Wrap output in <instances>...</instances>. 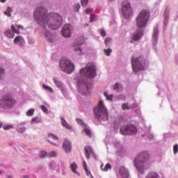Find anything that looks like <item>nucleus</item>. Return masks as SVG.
I'll list each match as a JSON object with an SVG mask.
<instances>
[{
    "label": "nucleus",
    "instance_id": "1",
    "mask_svg": "<svg viewBox=\"0 0 178 178\" xmlns=\"http://www.w3.org/2000/svg\"><path fill=\"white\" fill-rule=\"evenodd\" d=\"M33 17L35 23L42 27V34L49 42L55 41V35L51 34L48 29L58 30L62 24V16L58 13H48V10L44 7H38L34 12ZM48 27V29H47Z\"/></svg>",
    "mask_w": 178,
    "mask_h": 178
},
{
    "label": "nucleus",
    "instance_id": "2",
    "mask_svg": "<svg viewBox=\"0 0 178 178\" xmlns=\"http://www.w3.org/2000/svg\"><path fill=\"white\" fill-rule=\"evenodd\" d=\"M150 159L149 153L146 151L139 153L135 158L134 165L140 173H144L145 170L148 169V161Z\"/></svg>",
    "mask_w": 178,
    "mask_h": 178
},
{
    "label": "nucleus",
    "instance_id": "3",
    "mask_svg": "<svg viewBox=\"0 0 178 178\" xmlns=\"http://www.w3.org/2000/svg\"><path fill=\"white\" fill-rule=\"evenodd\" d=\"M93 113L95 119L99 122H106L109 119L108 110H106V107H105L102 101H99V105L94 108Z\"/></svg>",
    "mask_w": 178,
    "mask_h": 178
},
{
    "label": "nucleus",
    "instance_id": "4",
    "mask_svg": "<svg viewBox=\"0 0 178 178\" xmlns=\"http://www.w3.org/2000/svg\"><path fill=\"white\" fill-rule=\"evenodd\" d=\"M17 104V100L13 98L11 92H8L0 99V108L2 109H12Z\"/></svg>",
    "mask_w": 178,
    "mask_h": 178
},
{
    "label": "nucleus",
    "instance_id": "5",
    "mask_svg": "<svg viewBox=\"0 0 178 178\" xmlns=\"http://www.w3.org/2000/svg\"><path fill=\"white\" fill-rule=\"evenodd\" d=\"M131 63L134 72L145 70V69H147V66H148V62L145 60L143 56H139L138 58L132 56Z\"/></svg>",
    "mask_w": 178,
    "mask_h": 178
},
{
    "label": "nucleus",
    "instance_id": "6",
    "mask_svg": "<svg viewBox=\"0 0 178 178\" xmlns=\"http://www.w3.org/2000/svg\"><path fill=\"white\" fill-rule=\"evenodd\" d=\"M149 11L147 10H143L138 14L136 19V26L138 29H144L149 20Z\"/></svg>",
    "mask_w": 178,
    "mask_h": 178
},
{
    "label": "nucleus",
    "instance_id": "7",
    "mask_svg": "<svg viewBox=\"0 0 178 178\" xmlns=\"http://www.w3.org/2000/svg\"><path fill=\"white\" fill-rule=\"evenodd\" d=\"M80 74H83L85 77H88L89 79H94L96 76L95 73V65L92 63H89L86 65L85 68H82L80 70Z\"/></svg>",
    "mask_w": 178,
    "mask_h": 178
},
{
    "label": "nucleus",
    "instance_id": "8",
    "mask_svg": "<svg viewBox=\"0 0 178 178\" xmlns=\"http://www.w3.org/2000/svg\"><path fill=\"white\" fill-rule=\"evenodd\" d=\"M60 68L65 73L70 74L74 70V64L71 60L62 58L60 60Z\"/></svg>",
    "mask_w": 178,
    "mask_h": 178
},
{
    "label": "nucleus",
    "instance_id": "9",
    "mask_svg": "<svg viewBox=\"0 0 178 178\" xmlns=\"http://www.w3.org/2000/svg\"><path fill=\"white\" fill-rule=\"evenodd\" d=\"M120 133L123 136H131L137 133V127L131 124L122 125L120 128Z\"/></svg>",
    "mask_w": 178,
    "mask_h": 178
},
{
    "label": "nucleus",
    "instance_id": "10",
    "mask_svg": "<svg viewBox=\"0 0 178 178\" xmlns=\"http://www.w3.org/2000/svg\"><path fill=\"white\" fill-rule=\"evenodd\" d=\"M122 10L124 19L131 17L133 15V8L130 6V3L129 1H124L122 3Z\"/></svg>",
    "mask_w": 178,
    "mask_h": 178
},
{
    "label": "nucleus",
    "instance_id": "11",
    "mask_svg": "<svg viewBox=\"0 0 178 178\" xmlns=\"http://www.w3.org/2000/svg\"><path fill=\"white\" fill-rule=\"evenodd\" d=\"M79 91L82 95H90L91 92V84L78 82Z\"/></svg>",
    "mask_w": 178,
    "mask_h": 178
},
{
    "label": "nucleus",
    "instance_id": "12",
    "mask_svg": "<svg viewBox=\"0 0 178 178\" xmlns=\"http://www.w3.org/2000/svg\"><path fill=\"white\" fill-rule=\"evenodd\" d=\"M72 31L73 26L70 24H65L61 31V33L63 37H65V38H69V37L72 36Z\"/></svg>",
    "mask_w": 178,
    "mask_h": 178
},
{
    "label": "nucleus",
    "instance_id": "13",
    "mask_svg": "<svg viewBox=\"0 0 178 178\" xmlns=\"http://www.w3.org/2000/svg\"><path fill=\"white\" fill-rule=\"evenodd\" d=\"M11 30L8 29L6 32H4V34L8 38H13L15 37V34H20V31L18 29H16L15 28V25H11Z\"/></svg>",
    "mask_w": 178,
    "mask_h": 178
},
{
    "label": "nucleus",
    "instance_id": "14",
    "mask_svg": "<svg viewBox=\"0 0 178 178\" xmlns=\"http://www.w3.org/2000/svg\"><path fill=\"white\" fill-rule=\"evenodd\" d=\"M90 154L94 156L95 159H97V156H95V153H94V150H92V148H91V147L90 146H86L85 147V156L86 159H90Z\"/></svg>",
    "mask_w": 178,
    "mask_h": 178
},
{
    "label": "nucleus",
    "instance_id": "15",
    "mask_svg": "<svg viewBox=\"0 0 178 178\" xmlns=\"http://www.w3.org/2000/svg\"><path fill=\"white\" fill-rule=\"evenodd\" d=\"M144 35V33L141 31V29H138L132 36V40L134 41H138Z\"/></svg>",
    "mask_w": 178,
    "mask_h": 178
},
{
    "label": "nucleus",
    "instance_id": "16",
    "mask_svg": "<svg viewBox=\"0 0 178 178\" xmlns=\"http://www.w3.org/2000/svg\"><path fill=\"white\" fill-rule=\"evenodd\" d=\"M63 148L65 149V152H70L72 151V143L68 140H65L63 145Z\"/></svg>",
    "mask_w": 178,
    "mask_h": 178
},
{
    "label": "nucleus",
    "instance_id": "17",
    "mask_svg": "<svg viewBox=\"0 0 178 178\" xmlns=\"http://www.w3.org/2000/svg\"><path fill=\"white\" fill-rule=\"evenodd\" d=\"M48 141L50 143V144L56 145L55 141H58V136L54 134H49Z\"/></svg>",
    "mask_w": 178,
    "mask_h": 178
},
{
    "label": "nucleus",
    "instance_id": "18",
    "mask_svg": "<svg viewBox=\"0 0 178 178\" xmlns=\"http://www.w3.org/2000/svg\"><path fill=\"white\" fill-rule=\"evenodd\" d=\"M120 175H121L123 178L129 177V172H127V170L124 167L120 168Z\"/></svg>",
    "mask_w": 178,
    "mask_h": 178
},
{
    "label": "nucleus",
    "instance_id": "19",
    "mask_svg": "<svg viewBox=\"0 0 178 178\" xmlns=\"http://www.w3.org/2000/svg\"><path fill=\"white\" fill-rule=\"evenodd\" d=\"M70 168L72 170V172L74 173V175H77V176H80V173H79L76 170H77V164H76V163H73L72 164H70Z\"/></svg>",
    "mask_w": 178,
    "mask_h": 178
},
{
    "label": "nucleus",
    "instance_id": "20",
    "mask_svg": "<svg viewBox=\"0 0 178 178\" xmlns=\"http://www.w3.org/2000/svg\"><path fill=\"white\" fill-rule=\"evenodd\" d=\"M61 124L63 127H65V129H67V130H72L73 129V127H72L70 124L66 122V120L64 118H61Z\"/></svg>",
    "mask_w": 178,
    "mask_h": 178
},
{
    "label": "nucleus",
    "instance_id": "21",
    "mask_svg": "<svg viewBox=\"0 0 178 178\" xmlns=\"http://www.w3.org/2000/svg\"><path fill=\"white\" fill-rule=\"evenodd\" d=\"M113 90H115V91L117 90L118 92H122V91H123V86H122V84H120L119 83H116L113 86Z\"/></svg>",
    "mask_w": 178,
    "mask_h": 178
},
{
    "label": "nucleus",
    "instance_id": "22",
    "mask_svg": "<svg viewBox=\"0 0 178 178\" xmlns=\"http://www.w3.org/2000/svg\"><path fill=\"white\" fill-rule=\"evenodd\" d=\"M145 178H159V175L156 172L152 171L147 173Z\"/></svg>",
    "mask_w": 178,
    "mask_h": 178
},
{
    "label": "nucleus",
    "instance_id": "23",
    "mask_svg": "<svg viewBox=\"0 0 178 178\" xmlns=\"http://www.w3.org/2000/svg\"><path fill=\"white\" fill-rule=\"evenodd\" d=\"M73 49L75 52H77L78 55H81V47H80V44L74 45Z\"/></svg>",
    "mask_w": 178,
    "mask_h": 178
},
{
    "label": "nucleus",
    "instance_id": "24",
    "mask_svg": "<svg viewBox=\"0 0 178 178\" xmlns=\"http://www.w3.org/2000/svg\"><path fill=\"white\" fill-rule=\"evenodd\" d=\"M101 169L103 170V172H108L109 169H112V165L110 163H107L105 167L104 168V165L102 164L101 165Z\"/></svg>",
    "mask_w": 178,
    "mask_h": 178
},
{
    "label": "nucleus",
    "instance_id": "25",
    "mask_svg": "<svg viewBox=\"0 0 178 178\" xmlns=\"http://www.w3.org/2000/svg\"><path fill=\"white\" fill-rule=\"evenodd\" d=\"M49 168L51 170H59V165H57L56 163H51L49 164Z\"/></svg>",
    "mask_w": 178,
    "mask_h": 178
},
{
    "label": "nucleus",
    "instance_id": "26",
    "mask_svg": "<svg viewBox=\"0 0 178 178\" xmlns=\"http://www.w3.org/2000/svg\"><path fill=\"white\" fill-rule=\"evenodd\" d=\"M158 30H159L158 26H156L154 28L153 37H154L155 41H158V34H159Z\"/></svg>",
    "mask_w": 178,
    "mask_h": 178
},
{
    "label": "nucleus",
    "instance_id": "27",
    "mask_svg": "<svg viewBox=\"0 0 178 178\" xmlns=\"http://www.w3.org/2000/svg\"><path fill=\"white\" fill-rule=\"evenodd\" d=\"M12 12H13V10H12V8L10 7H8L6 10L4 12V15H6V16H8V17H10Z\"/></svg>",
    "mask_w": 178,
    "mask_h": 178
},
{
    "label": "nucleus",
    "instance_id": "28",
    "mask_svg": "<svg viewBox=\"0 0 178 178\" xmlns=\"http://www.w3.org/2000/svg\"><path fill=\"white\" fill-rule=\"evenodd\" d=\"M104 42L106 47H111L112 45V38H106Z\"/></svg>",
    "mask_w": 178,
    "mask_h": 178
},
{
    "label": "nucleus",
    "instance_id": "29",
    "mask_svg": "<svg viewBox=\"0 0 178 178\" xmlns=\"http://www.w3.org/2000/svg\"><path fill=\"white\" fill-rule=\"evenodd\" d=\"M122 111H126V109L127 111H129V109H130V105H129V103H124L122 104Z\"/></svg>",
    "mask_w": 178,
    "mask_h": 178
},
{
    "label": "nucleus",
    "instance_id": "30",
    "mask_svg": "<svg viewBox=\"0 0 178 178\" xmlns=\"http://www.w3.org/2000/svg\"><path fill=\"white\" fill-rule=\"evenodd\" d=\"M22 40H23V38H22V36H20V35H18L15 38L14 43L19 44V42H20V41H22Z\"/></svg>",
    "mask_w": 178,
    "mask_h": 178
},
{
    "label": "nucleus",
    "instance_id": "31",
    "mask_svg": "<svg viewBox=\"0 0 178 178\" xmlns=\"http://www.w3.org/2000/svg\"><path fill=\"white\" fill-rule=\"evenodd\" d=\"M43 88H44L46 91H49V92H54V90L52 89V88L49 87V86L43 85Z\"/></svg>",
    "mask_w": 178,
    "mask_h": 178
},
{
    "label": "nucleus",
    "instance_id": "32",
    "mask_svg": "<svg viewBox=\"0 0 178 178\" xmlns=\"http://www.w3.org/2000/svg\"><path fill=\"white\" fill-rule=\"evenodd\" d=\"M104 97H106V98L108 99V101H112V99H113V95H109V94H108V92H104Z\"/></svg>",
    "mask_w": 178,
    "mask_h": 178
},
{
    "label": "nucleus",
    "instance_id": "33",
    "mask_svg": "<svg viewBox=\"0 0 178 178\" xmlns=\"http://www.w3.org/2000/svg\"><path fill=\"white\" fill-rule=\"evenodd\" d=\"M56 87H58V88H62V82L61 81H59L56 79H54V80Z\"/></svg>",
    "mask_w": 178,
    "mask_h": 178
},
{
    "label": "nucleus",
    "instance_id": "34",
    "mask_svg": "<svg viewBox=\"0 0 178 178\" xmlns=\"http://www.w3.org/2000/svg\"><path fill=\"white\" fill-rule=\"evenodd\" d=\"M31 123V124H35V123H40V120H38V117H35V118H32Z\"/></svg>",
    "mask_w": 178,
    "mask_h": 178
},
{
    "label": "nucleus",
    "instance_id": "35",
    "mask_svg": "<svg viewBox=\"0 0 178 178\" xmlns=\"http://www.w3.org/2000/svg\"><path fill=\"white\" fill-rule=\"evenodd\" d=\"M89 0H81V3L83 8H87V5H88Z\"/></svg>",
    "mask_w": 178,
    "mask_h": 178
},
{
    "label": "nucleus",
    "instance_id": "36",
    "mask_svg": "<svg viewBox=\"0 0 178 178\" xmlns=\"http://www.w3.org/2000/svg\"><path fill=\"white\" fill-rule=\"evenodd\" d=\"M3 76H5V70L0 68V80L3 79Z\"/></svg>",
    "mask_w": 178,
    "mask_h": 178
},
{
    "label": "nucleus",
    "instance_id": "37",
    "mask_svg": "<svg viewBox=\"0 0 178 178\" xmlns=\"http://www.w3.org/2000/svg\"><path fill=\"white\" fill-rule=\"evenodd\" d=\"M26 129L24 127H17V131H18V133H24V131H26Z\"/></svg>",
    "mask_w": 178,
    "mask_h": 178
},
{
    "label": "nucleus",
    "instance_id": "38",
    "mask_svg": "<svg viewBox=\"0 0 178 178\" xmlns=\"http://www.w3.org/2000/svg\"><path fill=\"white\" fill-rule=\"evenodd\" d=\"M34 115V109L31 108L26 112V116H33Z\"/></svg>",
    "mask_w": 178,
    "mask_h": 178
},
{
    "label": "nucleus",
    "instance_id": "39",
    "mask_svg": "<svg viewBox=\"0 0 178 178\" xmlns=\"http://www.w3.org/2000/svg\"><path fill=\"white\" fill-rule=\"evenodd\" d=\"M104 53L106 54V56H111V52H112L111 49H104Z\"/></svg>",
    "mask_w": 178,
    "mask_h": 178
},
{
    "label": "nucleus",
    "instance_id": "40",
    "mask_svg": "<svg viewBox=\"0 0 178 178\" xmlns=\"http://www.w3.org/2000/svg\"><path fill=\"white\" fill-rule=\"evenodd\" d=\"M84 131H85V133H86V134L87 135L88 137H91L92 134H91V131H90V129L86 128L84 129Z\"/></svg>",
    "mask_w": 178,
    "mask_h": 178
},
{
    "label": "nucleus",
    "instance_id": "41",
    "mask_svg": "<svg viewBox=\"0 0 178 178\" xmlns=\"http://www.w3.org/2000/svg\"><path fill=\"white\" fill-rule=\"evenodd\" d=\"M90 22H95V20H97V15L94 14L90 15Z\"/></svg>",
    "mask_w": 178,
    "mask_h": 178
},
{
    "label": "nucleus",
    "instance_id": "42",
    "mask_svg": "<svg viewBox=\"0 0 178 178\" xmlns=\"http://www.w3.org/2000/svg\"><path fill=\"white\" fill-rule=\"evenodd\" d=\"M99 32L102 37H105L106 35V31H105L104 29L99 30Z\"/></svg>",
    "mask_w": 178,
    "mask_h": 178
},
{
    "label": "nucleus",
    "instance_id": "43",
    "mask_svg": "<svg viewBox=\"0 0 178 178\" xmlns=\"http://www.w3.org/2000/svg\"><path fill=\"white\" fill-rule=\"evenodd\" d=\"M75 12H79V9H80L81 6L80 3H76L74 6Z\"/></svg>",
    "mask_w": 178,
    "mask_h": 178
},
{
    "label": "nucleus",
    "instance_id": "44",
    "mask_svg": "<svg viewBox=\"0 0 178 178\" xmlns=\"http://www.w3.org/2000/svg\"><path fill=\"white\" fill-rule=\"evenodd\" d=\"M129 106H130V109H136V108L138 106V104L137 103H134L131 104Z\"/></svg>",
    "mask_w": 178,
    "mask_h": 178
},
{
    "label": "nucleus",
    "instance_id": "45",
    "mask_svg": "<svg viewBox=\"0 0 178 178\" xmlns=\"http://www.w3.org/2000/svg\"><path fill=\"white\" fill-rule=\"evenodd\" d=\"M40 158H45V156H47V152L45 151H42L40 153Z\"/></svg>",
    "mask_w": 178,
    "mask_h": 178
},
{
    "label": "nucleus",
    "instance_id": "46",
    "mask_svg": "<svg viewBox=\"0 0 178 178\" xmlns=\"http://www.w3.org/2000/svg\"><path fill=\"white\" fill-rule=\"evenodd\" d=\"M3 127L4 130H10V129H13V126L12 125H6L3 126Z\"/></svg>",
    "mask_w": 178,
    "mask_h": 178
},
{
    "label": "nucleus",
    "instance_id": "47",
    "mask_svg": "<svg viewBox=\"0 0 178 178\" xmlns=\"http://www.w3.org/2000/svg\"><path fill=\"white\" fill-rule=\"evenodd\" d=\"M92 10H94L93 8H87L86 10V15H90V13H92Z\"/></svg>",
    "mask_w": 178,
    "mask_h": 178
},
{
    "label": "nucleus",
    "instance_id": "48",
    "mask_svg": "<svg viewBox=\"0 0 178 178\" xmlns=\"http://www.w3.org/2000/svg\"><path fill=\"white\" fill-rule=\"evenodd\" d=\"M173 152L174 154H177L178 152V145L176 144L174 147H173Z\"/></svg>",
    "mask_w": 178,
    "mask_h": 178
},
{
    "label": "nucleus",
    "instance_id": "49",
    "mask_svg": "<svg viewBox=\"0 0 178 178\" xmlns=\"http://www.w3.org/2000/svg\"><path fill=\"white\" fill-rule=\"evenodd\" d=\"M41 109L42 111H43V112H45V113L48 112V108H47V107L44 105L41 106Z\"/></svg>",
    "mask_w": 178,
    "mask_h": 178
},
{
    "label": "nucleus",
    "instance_id": "50",
    "mask_svg": "<svg viewBox=\"0 0 178 178\" xmlns=\"http://www.w3.org/2000/svg\"><path fill=\"white\" fill-rule=\"evenodd\" d=\"M49 156L51 158H54V156H56V152H51L49 154Z\"/></svg>",
    "mask_w": 178,
    "mask_h": 178
},
{
    "label": "nucleus",
    "instance_id": "51",
    "mask_svg": "<svg viewBox=\"0 0 178 178\" xmlns=\"http://www.w3.org/2000/svg\"><path fill=\"white\" fill-rule=\"evenodd\" d=\"M87 176H91L92 178H94V177H92V175H91V172L90 170H88V168H87L86 170H85Z\"/></svg>",
    "mask_w": 178,
    "mask_h": 178
},
{
    "label": "nucleus",
    "instance_id": "52",
    "mask_svg": "<svg viewBox=\"0 0 178 178\" xmlns=\"http://www.w3.org/2000/svg\"><path fill=\"white\" fill-rule=\"evenodd\" d=\"M118 99H122L123 101H124V99H126V97L124 95H120L118 96Z\"/></svg>",
    "mask_w": 178,
    "mask_h": 178
},
{
    "label": "nucleus",
    "instance_id": "53",
    "mask_svg": "<svg viewBox=\"0 0 178 178\" xmlns=\"http://www.w3.org/2000/svg\"><path fill=\"white\" fill-rule=\"evenodd\" d=\"M83 169L84 170H87V163H86V161H83Z\"/></svg>",
    "mask_w": 178,
    "mask_h": 178
},
{
    "label": "nucleus",
    "instance_id": "54",
    "mask_svg": "<svg viewBox=\"0 0 178 178\" xmlns=\"http://www.w3.org/2000/svg\"><path fill=\"white\" fill-rule=\"evenodd\" d=\"M16 27H17V29H24L23 26H22V25H16Z\"/></svg>",
    "mask_w": 178,
    "mask_h": 178
},
{
    "label": "nucleus",
    "instance_id": "55",
    "mask_svg": "<svg viewBox=\"0 0 178 178\" xmlns=\"http://www.w3.org/2000/svg\"><path fill=\"white\" fill-rule=\"evenodd\" d=\"M165 13H167L168 15L169 14V8H165Z\"/></svg>",
    "mask_w": 178,
    "mask_h": 178
},
{
    "label": "nucleus",
    "instance_id": "56",
    "mask_svg": "<svg viewBox=\"0 0 178 178\" xmlns=\"http://www.w3.org/2000/svg\"><path fill=\"white\" fill-rule=\"evenodd\" d=\"M0 2H1L2 3H5V2H6V0H0Z\"/></svg>",
    "mask_w": 178,
    "mask_h": 178
},
{
    "label": "nucleus",
    "instance_id": "57",
    "mask_svg": "<svg viewBox=\"0 0 178 178\" xmlns=\"http://www.w3.org/2000/svg\"><path fill=\"white\" fill-rule=\"evenodd\" d=\"M83 26H84V27H87V26H90V24H83Z\"/></svg>",
    "mask_w": 178,
    "mask_h": 178
},
{
    "label": "nucleus",
    "instance_id": "58",
    "mask_svg": "<svg viewBox=\"0 0 178 178\" xmlns=\"http://www.w3.org/2000/svg\"><path fill=\"white\" fill-rule=\"evenodd\" d=\"M8 178H13L12 175H8Z\"/></svg>",
    "mask_w": 178,
    "mask_h": 178
},
{
    "label": "nucleus",
    "instance_id": "59",
    "mask_svg": "<svg viewBox=\"0 0 178 178\" xmlns=\"http://www.w3.org/2000/svg\"><path fill=\"white\" fill-rule=\"evenodd\" d=\"M0 175H2V170H0Z\"/></svg>",
    "mask_w": 178,
    "mask_h": 178
},
{
    "label": "nucleus",
    "instance_id": "60",
    "mask_svg": "<svg viewBox=\"0 0 178 178\" xmlns=\"http://www.w3.org/2000/svg\"><path fill=\"white\" fill-rule=\"evenodd\" d=\"M2 127V125L0 124V129Z\"/></svg>",
    "mask_w": 178,
    "mask_h": 178
},
{
    "label": "nucleus",
    "instance_id": "61",
    "mask_svg": "<svg viewBox=\"0 0 178 178\" xmlns=\"http://www.w3.org/2000/svg\"><path fill=\"white\" fill-rule=\"evenodd\" d=\"M110 1H113V0H110Z\"/></svg>",
    "mask_w": 178,
    "mask_h": 178
}]
</instances>
